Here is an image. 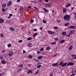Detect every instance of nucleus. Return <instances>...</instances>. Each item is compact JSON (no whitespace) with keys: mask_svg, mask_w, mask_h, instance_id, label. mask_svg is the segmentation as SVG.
<instances>
[{"mask_svg":"<svg viewBox=\"0 0 76 76\" xmlns=\"http://www.w3.org/2000/svg\"><path fill=\"white\" fill-rule=\"evenodd\" d=\"M70 15H66L64 16V19L65 20L69 21L70 20Z\"/></svg>","mask_w":76,"mask_h":76,"instance_id":"f257e3e1","label":"nucleus"},{"mask_svg":"<svg viewBox=\"0 0 76 76\" xmlns=\"http://www.w3.org/2000/svg\"><path fill=\"white\" fill-rule=\"evenodd\" d=\"M59 65L61 66H62V67H65V66H66L67 65V63L64 64V62H60Z\"/></svg>","mask_w":76,"mask_h":76,"instance_id":"f03ea898","label":"nucleus"},{"mask_svg":"<svg viewBox=\"0 0 76 76\" xmlns=\"http://www.w3.org/2000/svg\"><path fill=\"white\" fill-rule=\"evenodd\" d=\"M48 33L49 34V35H53V34H54L55 33L54 32H53V31L49 30L48 31Z\"/></svg>","mask_w":76,"mask_h":76,"instance_id":"7ed1b4c3","label":"nucleus"},{"mask_svg":"<svg viewBox=\"0 0 76 76\" xmlns=\"http://www.w3.org/2000/svg\"><path fill=\"white\" fill-rule=\"evenodd\" d=\"M12 4V1H9L7 3V6L8 7H9L10 6H11V5Z\"/></svg>","mask_w":76,"mask_h":76,"instance_id":"20e7f679","label":"nucleus"},{"mask_svg":"<svg viewBox=\"0 0 76 76\" xmlns=\"http://www.w3.org/2000/svg\"><path fill=\"white\" fill-rule=\"evenodd\" d=\"M33 60L34 61L36 62V63H38L39 61V60L37 59L36 58H33Z\"/></svg>","mask_w":76,"mask_h":76,"instance_id":"39448f33","label":"nucleus"},{"mask_svg":"<svg viewBox=\"0 0 76 76\" xmlns=\"http://www.w3.org/2000/svg\"><path fill=\"white\" fill-rule=\"evenodd\" d=\"M67 64V66H73L74 65V63H73L72 62H70L68 64Z\"/></svg>","mask_w":76,"mask_h":76,"instance_id":"423d86ee","label":"nucleus"},{"mask_svg":"<svg viewBox=\"0 0 76 76\" xmlns=\"http://www.w3.org/2000/svg\"><path fill=\"white\" fill-rule=\"evenodd\" d=\"M69 33L71 35H73V34H74L75 33V31L74 30H71L70 31Z\"/></svg>","mask_w":76,"mask_h":76,"instance_id":"0eeeda50","label":"nucleus"},{"mask_svg":"<svg viewBox=\"0 0 76 76\" xmlns=\"http://www.w3.org/2000/svg\"><path fill=\"white\" fill-rule=\"evenodd\" d=\"M32 73V69L31 70L29 69L27 72V74L28 75L29 74H31V73Z\"/></svg>","mask_w":76,"mask_h":76,"instance_id":"6e6552de","label":"nucleus"},{"mask_svg":"<svg viewBox=\"0 0 76 76\" xmlns=\"http://www.w3.org/2000/svg\"><path fill=\"white\" fill-rule=\"evenodd\" d=\"M46 6L48 7H51V6L50 3H48L46 4Z\"/></svg>","mask_w":76,"mask_h":76,"instance_id":"1a4fd4ad","label":"nucleus"},{"mask_svg":"<svg viewBox=\"0 0 76 76\" xmlns=\"http://www.w3.org/2000/svg\"><path fill=\"white\" fill-rule=\"evenodd\" d=\"M13 55V53H12V51H10L9 53L8 54V56L10 57L12 56Z\"/></svg>","mask_w":76,"mask_h":76,"instance_id":"9d476101","label":"nucleus"},{"mask_svg":"<svg viewBox=\"0 0 76 76\" xmlns=\"http://www.w3.org/2000/svg\"><path fill=\"white\" fill-rule=\"evenodd\" d=\"M1 63L2 64H4L6 63V61L5 60H3L1 61Z\"/></svg>","mask_w":76,"mask_h":76,"instance_id":"9b49d317","label":"nucleus"},{"mask_svg":"<svg viewBox=\"0 0 76 76\" xmlns=\"http://www.w3.org/2000/svg\"><path fill=\"white\" fill-rule=\"evenodd\" d=\"M3 22H4V19L0 18V23H3Z\"/></svg>","mask_w":76,"mask_h":76,"instance_id":"f8f14e48","label":"nucleus"},{"mask_svg":"<svg viewBox=\"0 0 76 76\" xmlns=\"http://www.w3.org/2000/svg\"><path fill=\"white\" fill-rule=\"evenodd\" d=\"M43 9L44 10V11L45 12H49V11L48 10H47L46 8H43Z\"/></svg>","mask_w":76,"mask_h":76,"instance_id":"ddd939ff","label":"nucleus"},{"mask_svg":"<svg viewBox=\"0 0 76 76\" xmlns=\"http://www.w3.org/2000/svg\"><path fill=\"white\" fill-rule=\"evenodd\" d=\"M10 30L11 31H14V28L12 27H11L10 28Z\"/></svg>","mask_w":76,"mask_h":76,"instance_id":"4468645a","label":"nucleus"},{"mask_svg":"<svg viewBox=\"0 0 76 76\" xmlns=\"http://www.w3.org/2000/svg\"><path fill=\"white\" fill-rule=\"evenodd\" d=\"M65 42V40L63 39L60 42V44H63V43H64Z\"/></svg>","mask_w":76,"mask_h":76,"instance_id":"2eb2a0df","label":"nucleus"},{"mask_svg":"<svg viewBox=\"0 0 76 76\" xmlns=\"http://www.w3.org/2000/svg\"><path fill=\"white\" fill-rule=\"evenodd\" d=\"M57 65H58V62H57L55 64H52V66H56Z\"/></svg>","mask_w":76,"mask_h":76,"instance_id":"dca6fc26","label":"nucleus"},{"mask_svg":"<svg viewBox=\"0 0 76 76\" xmlns=\"http://www.w3.org/2000/svg\"><path fill=\"white\" fill-rule=\"evenodd\" d=\"M69 28H71V29H75V28H76V27L75 26H71L69 27Z\"/></svg>","mask_w":76,"mask_h":76,"instance_id":"f3484780","label":"nucleus"},{"mask_svg":"<svg viewBox=\"0 0 76 76\" xmlns=\"http://www.w3.org/2000/svg\"><path fill=\"white\" fill-rule=\"evenodd\" d=\"M6 6V4L4 3L2 4V7H3V8H4Z\"/></svg>","mask_w":76,"mask_h":76,"instance_id":"a211bd4d","label":"nucleus"},{"mask_svg":"<svg viewBox=\"0 0 76 76\" xmlns=\"http://www.w3.org/2000/svg\"><path fill=\"white\" fill-rule=\"evenodd\" d=\"M66 32L65 31H64L62 33V35H63L64 36V35H66Z\"/></svg>","mask_w":76,"mask_h":76,"instance_id":"6ab92c4d","label":"nucleus"},{"mask_svg":"<svg viewBox=\"0 0 76 76\" xmlns=\"http://www.w3.org/2000/svg\"><path fill=\"white\" fill-rule=\"evenodd\" d=\"M73 46L72 45L70 46L69 48V50H72V48H73Z\"/></svg>","mask_w":76,"mask_h":76,"instance_id":"aec40b11","label":"nucleus"},{"mask_svg":"<svg viewBox=\"0 0 76 76\" xmlns=\"http://www.w3.org/2000/svg\"><path fill=\"white\" fill-rule=\"evenodd\" d=\"M38 35V33H35L33 36V37H35L37 35Z\"/></svg>","mask_w":76,"mask_h":76,"instance_id":"412c9836","label":"nucleus"},{"mask_svg":"<svg viewBox=\"0 0 76 76\" xmlns=\"http://www.w3.org/2000/svg\"><path fill=\"white\" fill-rule=\"evenodd\" d=\"M31 2L32 3H37V1H31Z\"/></svg>","mask_w":76,"mask_h":76,"instance_id":"4be33fe9","label":"nucleus"},{"mask_svg":"<svg viewBox=\"0 0 76 76\" xmlns=\"http://www.w3.org/2000/svg\"><path fill=\"white\" fill-rule=\"evenodd\" d=\"M42 58V56H40L38 57L37 58L38 59V60H40V59H41Z\"/></svg>","mask_w":76,"mask_h":76,"instance_id":"5701e85b","label":"nucleus"},{"mask_svg":"<svg viewBox=\"0 0 76 76\" xmlns=\"http://www.w3.org/2000/svg\"><path fill=\"white\" fill-rule=\"evenodd\" d=\"M70 6V4L68 3L66 5V7H69Z\"/></svg>","mask_w":76,"mask_h":76,"instance_id":"b1692460","label":"nucleus"},{"mask_svg":"<svg viewBox=\"0 0 76 76\" xmlns=\"http://www.w3.org/2000/svg\"><path fill=\"white\" fill-rule=\"evenodd\" d=\"M11 46H12V45L10 43H9L7 44V47L8 48H10V47H11Z\"/></svg>","mask_w":76,"mask_h":76,"instance_id":"393cba45","label":"nucleus"},{"mask_svg":"<svg viewBox=\"0 0 76 76\" xmlns=\"http://www.w3.org/2000/svg\"><path fill=\"white\" fill-rule=\"evenodd\" d=\"M50 47H48L46 48L45 49L46 50H50Z\"/></svg>","mask_w":76,"mask_h":76,"instance_id":"a878e982","label":"nucleus"},{"mask_svg":"<svg viewBox=\"0 0 76 76\" xmlns=\"http://www.w3.org/2000/svg\"><path fill=\"white\" fill-rule=\"evenodd\" d=\"M63 12L64 13H66V8H64L63 9Z\"/></svg>","mask_w":76,"mask_h":76,"instance_id":"bb28decb","label":"nucleus"},{"mask_svg":"<svg viewBox=\"0 0 76 76\" xmlns=\"http://www.w3.org/2000/svg\"><path fill=\"white\" fill-rule=\"evenodd\" d=\"M32 39V37H28L27 39V40H28V41H31V39Z\"/></svg>","mask_w":76,"mask_h":76,"instance_id":"cd10ccee","label":"nucleus"},{"mask_svg":"<svg viewBox=\"0 0 76 76\" xmlns=\"http://www.w3.org/2000/svg\"><path fill=\"white\" fill-rule=\"evenodd\" d=\"M18 67L20 68H22V67H23V64H20L18 65Z\"/></svg>","mask_w":76,"mask_h":76,"instance_id":"c85d7f7f","label":"nucleus"},{"mask_svg":"<svg viewBox=\"0 0 76 76\" xmlns=\"http://www.w3.org/2000/svg\"><path fill=\"white\" fill-rule=\"evenodd\" d=\"M33 56H32V55H29L28 56V58H29L31 59V58H33Z\"/></svg>","mask_w":76,"mask_h":76,"instance_id":"c756f323","label":"nucleus"},{"mask_svg":"<svg viewBox=\"0 0 76 76\" xmlns=\"http://www.w3.org/2000/svg\"><path fill=\"white\" fill-rule=\"evenodd\" d=\"M34 22V20L32 19H31L30 20V22H31V23H33V22Z\"/></svg>","mask_w":76,"mask_h":76,"instance_id":"7c9ffc66","label":"nucleus"},{"mask_svg":"<svg viewBox=\"0 0 76 76\" xmlns=\"http://www.w3.org/2000/svg\"><path fill=\"white\" fill-rule=\"evenodd\" d=\"M32 43H30V44H29L28 45V47H31L32 46Z\"/></svg>","mask_w":76,"mask_h":76,"instance_id":"2f4dec72","label":"nucleus"},{"mask_svg":"<svg viewBox=\"0 0 76 76\" xmlns=\"http://www.w3.org/2000/svg\"><path fill=\"white\" fill-rule=\"evenodd\" d=\"M50 44H52V45H56V42H51Z\"/></svg>","mask_w":76,"mask_h":76,"instance_id":"473e14b6","label":"nucleus"},{"mask_svg":"<svg viewBox=\"0 0 76 76\" xmlns=\"http://www.w3.org/2000/svg\"><path fill=\"white\" fill-rule=\"evenodd\" d=\"M41 67V65H38L37 66V68H38V69H39L40 67Z\"/></svg>","mask_w":76,"mask_h":76,"instance_id":"72a5a7b5","label":"nucleus"},{"mask_svg":"<svg viewBox=\"0 0 76 76\" xmlns=\"http://www.w3.org/2000/svg\"><path fill=\"white\" fill-rule=\"evenodd\" d=\"M4 59V58L3 57V56H0V59L1 60H3Z\"/></svg>","mask_w":76,"mask_h":76,"instance_id":"f704fd0d","label":"nucleus"},{"mask_svg":"<svg viewBox=\"0 0 76 76\" xmlns=\"http://www.w3.org/2000/svg\"><path fill=\"white\" fill-rule=\"evenodd\" d=\"M0 36L1 37H4V35L2 33H1L0 34Z\"/></svg>","mask_w":76,"mask_h":76,"instance_id":"c9c22d12","label":"nucleus"},{"mask_svg":"<svg viewBox=\"0 0 76 76\" xmlns=\"http://www.w3.org/2000/svg\"><path fill=\"white\" fill-rule=\"evenodd\" d=\"M50 76H53V72H51L50 73Z\"/></svg>","mask_w":76,"mask_h":76,"instance_id":"e433bc0d","label":"nucleus"},{"mask_svg":"<svg viewBox=\"0 0 76 76\" xmlns=\"http://www.w3.org/2000/svg\"><path fill=\"white\" fill-rule=\"evenodd\" d=\"M2 12H4L5 11V10L4 8H2Z\"/></svg>","mask_w":76,"mask_h":76,"instance_id":"4c0bfd02","label":"nucleus"},{"mask_svg":"<svg viewBox=\"0 0 76 76\" xmlns=\"http://www.w3.org/2000/svg\"><path fill=\"white\" fill-rule=\"evenodd\" d=\"M42 21L43 22V23H47V21H45L44 20H42Z\"/></svg>","mask_w":76,"mask_h":76,"instance_id":"58836bf2","label":"nucleus"},{"mask_svg":"<svg viewBox=\"0 0 76 76\" xmlns=\"http://www.w3.org/2000/svg\"><path fill=\"white\" fill-rule=\"evenodd\" d=\"M34 9H36V10H38V9L37 7H34Z\"/></svg>","mask_w":76,"mask_h":76,"instance_id":"ea45409f","label":"nucleus"},{"mask_svg":"<svg viewBox=\"0 0 76 76\" xmlns=\"http://www.w3.org/2000/svg\"><path fill=\"white\" fill-rule=\"evenodd\" d=\"M69 24V23H66L65 24V26H68Z\"/></svg>","mask_w":76,"mask_h":76,"instance_id":"a19ab883","label":"nucleus"},{"mask_svg":"<svg viewBox=\"0 0 76 76\" xmlns=\"http://www.w3.org/2000/svg\"><path fill=\"white\" fill-rule=\"evenodd\" d=\"M40 50L41 51H44V48H41Z\"/></svg>","mask_w":76,"mask_h":76,"instance_id":"79ce46f5","label":"nucleus"},{"mask_svg":"<svg viewBox=\"0 0 76 76\" xmlns=\"http://www.w3.org/2000/svg\"><path fill=\"white\" fill-rule=\"evenodd\" d=\"M37 54H40L41 53V51H37Z\"/></svg>","mask_w":76,"mask_h":76,"instance_id":"37998d69","label":"nucleus"},{"mask_svg":"<svg viewBox=\"0 0 76 76\" xmlns=\"http://www.w3.org/2000/svg\"><path fill=\"white\" fill-rule=\"evenodd\" d=\"M75 75H76V74L74 73L72 74L71 75H70V76H75Z\"/></svg>","mask_w":76,"mask_h":76,"instance_id":"c03bdc74","label":"nucleus"},{"mask_svg":"<svg viewBox=\"0 0 76 76\" xmlns=\"http://www.w3.org/2000/svg\"><path fill=\"white\" fill-rule=\"evenodd\" d=\"M57 28H58V27L57 26H54V28L55 29H57Z\"/></svg>","mask_w":76,"mask_h":76,"instance_id":"a18cd8bd","label":"nucleus"},{"mask_svg":"<svg viewBox=\"0 0 76 76\" xmlns=\"http://www.w3.org/2000/svg\"><path fill=\"white\" fill-rule=\"evenodd\" d=\"M18 42H19V43H21V42H22V40H20L18 41Z\"/></svg>","mask_w":76,"mask_h":76,"instance_id":"49530a36","label":"nucleus"},{"mask_svg":"<svg viewBox=\"0 0 76 76\" xmlns=\"http://www.w3.org/2000/svg\"><path fill=\"white\" fill-rule=\"evenodd\" d=\"M20 71H21V69H19L17 71V72H20Z\"/></svg>","mask_w":76,"mask_h":76,"instance_id":"de8ad7c7","label":"nucleus"},{"mask_svg":"<svg viewBox=\"0 0 76 76\" xmlns=\"http://www.w3.org/2000/svg\"><path fill=\"white\" fill-rule=\"evenodd\" d=\"M33 30L34 31H37V28H34L33 29Z\"/></svg>","mask_w":76,"mask_h":76,"instance_id":"09e8293b","label":"nucleus"},{"mask_svg":"<svg viewBox=\"0 0 76 76\" xmlns=\"http://www.w3.org/2000/svg\"><path fill=\"white\" fill-rule=\"evenodd\" d=\"M20 11H21V12H22V11L23 10V8L20 7Z\"/></svg>","mask_w":76,"mask_h":76,"instance_id":"8fccbe9b","label":"nucleus"},{"mask_svg":"<svg viewBox=\"0 0 76 76\" xmlns=\"http://www.w3.org/2000/svg\"><path fill=\"white\" fill-rule=\"evenodd\" d=\"M25 69L26 71H28V68L27 67H26Z\"/></svg>","mask_w":76,"mask_h":76,"instance_id":"3c124183","label":"nucleus"},{"mask_svg":"<svg viewBox=\"0 0 76 76\" xmlns=\"http://www.w3.org/2000/svg\"><path fill=\"white\" fill-rule=\"evenodd\" d=\"M9 15L11 17V16H13V14H9Z\"/></svg>","mask_w":76,"mask_h":76,"instance_id":"603ef678","label":"nucleus"},{"mask_svg":"<svg viewBox=\"0 0 76 76\" xmlns=\"http://www.w3.org/2000/svg\"><path fill=\"white\" fill-rule=\"evenodd\" d=\"M45 1L46 3H48V0H45Z\"/></svg>","mask_w":76,"mask_h":76,"instance_id":"864d4df0","label":"nucleus"},{"mask_svg":"<svg viewBox=\"0 0 76 76\" xmlns=\"http://www.w3.org/2000/svg\"><path fill=\"white\" fill-rule=\"evenodd\" d=\"M71 34H68V35H66V37H69L70 36Z\"/></svg>","mask_w":76,"mask_h":76,"instance_id":"5fc2aeb1","label":"nucleus"},{"mask_svg":"<svg viewBox=\"0 0 76 76\" xmlns=\"http://www.w3.org/2000/svg\"><path fill=\"white\" fill-rule=\"evenodd\" d=\"M38 72H39V71H37L36 72V73H35V75H37V74H38Z\"/></svg>","mask_w":76,"mask_h":76,"instance_id":"6e6d98bb","label":"nucleus"},{"mask_svg":"<svg viewBox=\"0 0 76 76\" xmlns=\"http://www.w3.org/2000/svg\"><path fill=\"white\" fill-rule=\"evenodd\" d=\"M10 18H11V17H10V16H9L8 17V18H7V19H10Z\"/></svg>","mask_w":76,"mask_h":76,"instance_id":"4d7b16f0","label":"nucleus"},{"mask_svg":"<svg viewBox=\"0 0 76 76\" xmlns=\"http://www.w3.org/2000/svg\"><path fill=\"white\" fill-rule=\"evenodd\" d=\"M55 41H57V40H58V38H55L54 39Z\"/></svg>","mask_w":76,"mask_h":76,"instance_id":"13d9d810","label":"nucleus"},{"mask_svg":"<svg viewBox=\"0 0 76 76\" xmlns=\"http://www.w3.org/2000/svg\"><path fill=\"white\" fill-rule=\"evenodd\" d=\"M40 30H41V31L42 29V27H41L40 28H39Z\"/></svg>","mask_w":76,"mask_h":76,"instance_id":"bf43d9fd","label":"nucleus"},{"mask_svg":"<svg viewBox=\"0 0 76 76\" xmlns=\"http://www.w3.org/2000/svg\"><path fill=\"white\" fill-rule=\"evenodd\" d=\"M28 66L29 67H31V64H28Z\"/></svg>","mask_w":76,"mask_h":76,"instance_id":"052dcab7","label":"nucleus"},{"mask_svg":"<svg viewBox=\"0 0 76 76\" xmlns=\"http://www.w3.org/2000/svg\"><path fill=\"white\" fill-rule=\"evenodd\" d=\"M28 8H29L30 9H31V8L32 7H31V6H28Z\"/></svg>","mask_w":76,"mask_h":76,"instance_id":"680f3d73","label":"nucleus"},{"mask_svg":"<svg viewBox=\"0 0 76 76\" xmlns=\"http://www.w3.org/2000/svg\"><path fill=\"white\" fill-rule=\"evenodd\" d=\"M23 53H26V51L25 50H23Z\"/></svg>","mask_w":76,"mask_h":76,"instance_id":"e2e57ef3","label":"nucleus"},{"mask_svg":"<svg viewBox=\"0 0 76 76\" xmlns=\"http://www.w3.org/2000/svg\"><path fill=\"white\" fill-rule=\"evenodd\" d=\"M75 56H76V55H72L71 56V57H75Z\"/></svg>","mask_w":76,"mask_h":76,"instance_id":"0e129e2a","label":"nucleus"},{"mask_svg":"<svg viewBox=\"0 0 76 76\" xmlns=\"http://www.w3.org/2000/svg\"><path fill=\"white\" fill-rule=\"evenodd\" d=\"M17 2H20V0H17Z\"/></svg>","mask_w":76,"mask_h":76,"instance_id":"69168bd1","label":"nucleus"},{"mask_svg":"<svg viewBox=\"0 0 76 76\" xmlns=\"http://www.w3.org/2000/svg\"><path fill=\"white\" fill-rule=\"evenodd\" d=\"M74 9H75V7H72L71 9V10H74Z\"/></svg>","mask_w":76,"mask_h":76,"instance_id":"338daca9","label":"nucleus"},{"mask_svg":"<svg viewBox=\"0 0 76 76\" xmlns=\"http://www.w3.org/2000/svg\"><path fill=\"white\" fill-rule=\"evenodd\" d=\"M57 22H60V20H57Z\"/></svg>","mask_w":76,"mask_h":76,"instance_id":"774afa93","label":"nucleus"}]
</instances>
